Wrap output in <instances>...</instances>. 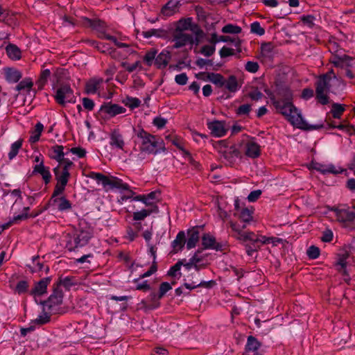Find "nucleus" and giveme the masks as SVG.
<instances>
[{"label": "nucleus", "mask_w": 355, "mask_h": 355, "mask_svg": "<svg viewBox=\"0 0 355 355\" xmlns=\"http://www.w3.org/2000/svg\"><path fill=\"white\" fill-rule=\"evenodd\" d=\"M63 293L60 288L53 286V293L49 296L48 300L44 302L45 307L48 308L50 312L54 311V306L60 305L62 302Z\"/></svg>", "instance_id": "nucleus-10"}, {"label": "nucleus", "mask_w": 355, "mask_h": 355, "mask_svg": "<svg viewBox=\"0 0 355 355\" xmlns=\"http://www.w3.org/2000/svg\"><path fill=\"white\" fill-rule=\"evenodd\" d=\"M110 144L112 146H114L119 149L123 150L125 142L122 135L120 133L119 130H114L110 134Z\"/></svg>", "instance_id": "nucleus-32"}, {"label": "nucleus", "mask_w": 355, "mask_h": 355, "mask_svg": "<svg viewBox=\"0 0 355 355\" xmlns=\"http://www.w3.org/2000/svg\"><path fill=\"white\" fill-rule=\"evenodd\" d=\"M239 241L246 242L250 241L253 245H263L269 243L271 238L266 236L257 235L253 232L246 231L243 235H241Z\"/></svg>", "instance_id": "nucleus-9"}, {"label": "nucleus", "mask_w": 355, "mask_h": 355, "mask_svg": "<svg viewBox=\"0 0 355 355\" xmlns=\"http://www.w3.org/2000/svg\"><path fill=\"white\" fill-rule=\"evenodd\" d=\"M23 144V139H20L12 144L8 153V158L10 160L14 159L19 153V149L21 148Z\"/></svg>", "instance_id": "nucleus-50"}, {"label": "nucleus", "mask_w": 355, "mask_h": 355, "mask_svg": "<svg viewBox=\"0 0 355 355\" xmlns=\"http://www.w3.org/2000/svg\"><path fill=\"white\" fill-rule=\"evenodd\" d=\"M330 80L328 73L321 76L315 83V93H327L330 88Z\"/></svg>", "instance_id": "nucleus-29"}, {"label": "nucleus", "mask_w": 355, "mask_h": 355, "mask_svg": "<svg viewBox=\"0 0 355 355\" xmlns=\"http://www.w3.org/2000/svg\"><path fill=\"white\" fill-rule=\"evenodd\" d=\"M161 299L158 297V293L151 292L146 299L141 300V303L143 307L147 309H155L160 306L159 300Z\"/></svg>", "instance_id": "nucleus-27"}, {"label": "nucleus", "mask_w": 355, "mask_h": 355, "mask_svg": "<svg viewBox=\"0 0 355 355\" xmlns=\"http://www.w3.org/2000/svg\"><path fill=\"white\" fill-rule=\"evenodd\" d=\"M93 236L92 230L89 227H80L65 236V248L70 252L85 246Z\"/></svg>", "instance_id": "nucleus-3"}, {"label": "nucleus", "mask_w": 355, "mask_h": 355, "mask_svg": "<svg viewBox=\"0 0 355 355\" xmlns=\"http://www.w3.org/2000/svg\"><path fill=\"white\" fill-rule=\"evenodd\" d=\"M238 218L241 223L246 225L252 220V211L248 208H243L241 209Z\"/></svg>", "instance_id": "nucleus-49"}, {"label": "nucleus", "mask_w": 355, "mask_h": 355, "mask_svg": "<svg viewBox=\"0 0 355 355\" xmlns=\"http://www.w3.org/2000/svg\"><path fill=\"white\" fill-rule=\"evenodd\" d=\"M44 130V125L42 123L38 122L35 125V128L33 130L31 131V136L29 137V142L31 144H34L40 140L41 134Z\"/></svg>", "instance_id": "nucleus-42"}, {"label": "nucleus", "mask_w": 355, "mask_h": 355, "mask_svg": "<svg viewBox=\"0 0 355 355\" xmlns=\"http://www.w3.org/2000/svg\"><path fill=\"white\" fill-rule=\"evenodd\" d=\"M64 69L60 67H52L50 69H46L45 64L42 66L41 71L36 85L39 90H42L45 85L48 83V81L51 76L56 78L57 83H59L60 78L64 73Z\"/></svg>", "instance_id": "nucleus-7"}, {"label": "nucleus", "mask_w": 355, "mask_h": 355, "mask_svg": "<svg viewBox=\"0 0 355 355\" xmlns=\"http://www.w3.org/2000/svg\"><path fill=\"white\" fill-rule=\"evenodd\" d=\"M103 83L102 78H90L85 84V93L87 94H94L100 88L101 85Z\"/></svg>", "instance_id": "nucleus-31"}, {"label": "nucleus", "mask_w": 355, "mask_h": 355, "mask_svg": "<svg viewBox=\"0 0 355 355\" xmlns=\"http://www.w3.org/2000/svg\"><path fill=\"white\" fill-rule=\"evenodd\" d=\"M180 0H169L161 9V14L165 17H170L178 12L180 6Z\"/></svg>", "instance_id": "nucleus-25"}, {"label": "nucleus", "mask_w": 355, "mask_h": 355, "mask_svg": "<svg viewBox=\"0 0 355 355\" xmlns=\"http://www.w3.org/2000/svg\"><path fill=\"white\" fill-rule=\"evenodd\" d=\"M216 44L212 45H205L200 49V53L204 55L205 56L209 57L212 55L216 51Z\"/></svg>", "instance_id": "nucleus-62"}, {"label": "nucleus", "mask_w": 355, "mask_h": 355, "mask_svg": "<svg viewBox=\"0 0 355 355\" xmlns=\"http://www.w3.org/2000/svg\"><path fill=\"white\" fill-rule=\"evenodd\" d=\"M1 21L12 28L17 26L19 24L17 14L12 11L10 14L7 13V19H1Z\"/></svg>", "instance_id": "nucleus-51"}, {"label": "nucleus", "mask_w": 355, "mask_h": 355, "mask_svg": "<svg viewBox=\"0 0 355 355\" xmlns=\"http://www.w3.org/2000/svg\"><path fill=\"white\" fill-rule=\"evenodd\" d=\"M261 154L260 146L254 141H250L246 144L245 155L251 158H257Z\"/></svg>", "instance_id": "nucleus-37"}, {"label": "nucleus", "mask_w": 355, "mask_h": 355, "mask_svg": "<svg viewBox=\"0 0 355 355\" xmlns=\"http://www.w3.org/2000/svg\"><path fill=\"white\" fill-rule=\"evenodd\" d=\"M198 78L208 80L218 87H224L225 79L220 73L201 72L197 75Z\"/></svg>", "instance_id": "nucleus-17"}, {"label": "nucleus", "mask_w": 355, "mask_h": 355, "mask_svg": "<svg viewBox=\"0 0 355 355\" xmlns=\"http://www.w3.org/2000/svg\"><path fill=\"white\" fill-rule=\"evenodd\" d=\"M166 34H167L166 31L163 30V29L152 28L150 30L142 32V35L145 38H150V37H151L153 36H155V37H157L163 38V37H165L166 36Z\"/></svg>", "instance_id": "nucleus-47"}, {"label": "nucleus", "mask_w": 355, "mask_h": 355, "mask_svg": "<svg viewBox=\"0 0 355 355\" xmlns=\"http://www.w3.org/2000/svg\"><path fill=\"white\" fill-rule=\"evenodd\" d=\"M29 287L28 282L26 280L19 281L15 288V292L18 295L24 294L28 291Z\"/></svg>", "instance_id": "nucleus-55"}, {"label": "nucleus", "mask_w": 355, "mask_h": 355, "mask_svg": "<svg viewBox=\"0 0 355 355\" xmlns=\"http://www.w3.org/2000/svg\"><path fill=\"white\" fill-rule=\"evenodd\" d=\"M228 224L234 232L232 236L239 241L241 237V235H243L245 232L243 230L246 228V225L245 223L240 224L232 220L229 221Z\"/></svg>", "instance_id": "nucleus-40"}, {"label": "nucleus", "mask_w": 355, "mask_h": 355, "mask_svg": "<svg viewBox=\"0 0 355 355\" xmlns=\"http://www.w3.org/2000/svg\"><path fill=\"white\" fill-rule=\"evenodd\" d=\"M53 84L54 90L53 98L56 103L62 107H65L67 103H75L76 98L74 95L73 89L69 83Z\"/></svg>", "instance_id": "nucleus-5"}, {"label": "nucleus", "mask_w": 355, "mask_h": 355, "mask_svg": "<svg viewBox=\"0 0 355 355\" xmlns=\"http://www.w3.org/2000/svg\"><path fill=\"white\" fill-rule=\"evenodd\" d=\"M327 47L329 51L332 53V55L338 54V51L341 49L339 44L334 38L333 40H329L327 44Z\"/></svg>", "instance_id": "nucleus-60"}, {"label": "nucleus", "mask_w": 355, "mask_h": 355, "mask_svg": "<svg viewBox=\"0 0 355 355\" xmlns=\"http://www.w3.org/2000/svg\"><path fill=\"white\" fill-rule=\"evenodd\" d=\"M87 178L95 180L98 184L101 183L103 187L107 190V189H118L123 191H129L132 195L135 193L130 190L129 184L124 183L123 180L114 176H106L101 173L94 171L89 172L87 175Z\"/></svg>", "instance_id": "nucleus-4"}, {"label": "nucleus", "mask_w": 355, "mask_h": 355, "mask_svg": "<svg viewBox=\"0 0 355 355\" xmlns=\"http://www.w3.org/2000/svg\"><path fill=\"white\" fill-rule=\"evenodd\" d=\"M64 147L62 145H54L51 146L48 150V156L50 159L55 160L58 162V164H61V161L66 155L68 154V150L64 152Z\"/></svg>", "instance_id": "nucleus-20"}, {"label": "nucleus", "mask_w": 355, "mask_h": 355, "mask_svg": "<svg viewBox=\"0 0 355 355\" xmlns=\"http://www.w3.org/2000/svg\"><path fill=\"white\" fill-rule=\"evenodd\" d=\"M134 132L138 139L141 154L157 155L165 151L164 141L158 136L152 135L141 128L134 129Z\"/></svg>", "instance_id": "nucleus-2"}, {"label": "nucleus", "mask_w": 355, "mask_h": 355, "mask_svg": "<svg viewBox=\"0 0 355 355\" xmlns=\"http://www.w3.org/2000/svg\"><path fill=\"white\" fill-rule=\"evenodd\" d=\"M51 282L50 277H45L35 283L34 288L31 291L30 294L34 296H40L46 293L47 286Z\"/></svg>", "instance_id": "nucleus-28"}, {"label": "nucleus", "mask_w": 355, "mask_h": 355, "mask_svg": "<svg viewBox=\"0 0 355 355\" xmlns=\"http://www.w3.org/2000/svg\"><path fill=\"white\" fill-rule=\"evenodd\" d=\"M8 56L14 60H18L21 58V51L15 44H9L6 48Z\"/></svg>", "instance_id": "nucleus-41"}, {"label": "nucleus", "mask_w": 355, "mask_h": 355, "mask_svg": "<svg viewBox=\"0 0 355 355\" xmlns=\"http://www.w3.org/2000/svg\"><path fill=\"white\" fill-rule=\"evenodd\" d=\"M192 40V35L181 33L174 32L173 35L172 42L174 43L173 49H180L184 47L188 44L190 45V42Z\"/></svg>", "instance_id": "nucleus-15"}, {"label": "nucleus", "mask_w": 355, "mask_h": 355, "mask_svg": "<svg viewBox=\"0 0 355 355\" xmlns=\"http://www.w3.org/2000/svg\"><path fill=\"white\" fill-rule=\"evenodd\" d=\"M344 111L345 107L342 105L338 103H334L332 105L331 112L334 119H340Z\"/></svg>", "instance_id": "nucleus-56"}, {"label": "nucleus", "mask_w": 355, "mask_h": 355, "mask_svg": "<svg viewBox=\"0 0 355 355\" xmlns=\"http://www.w3.org/2000/svg\"><path fill=\"white\" fill-rule=\"evenodd\" d=\"M123 102L125 106L130 107L131 110L137 108L141 105V101L135 97H127Z\"/></svg>", "instance_id": "nucleus-57"}, {"label": "nucleus", "mask_w": 355, "mask_h": 355, "mask_svg": "<svg viewBox=\"0 0 355 355\" xmlns=\"http://www.w3.org/2000/svg\"><path fill=\"white\" fill-rule=\"evenodd\" d=\"M202 245L205 249H211L220 252H223L225 249V245L221 243H217L216 238L209 233H206L202 235Z\"/></svg>", "instance_id": "nucleus-14"}, {"label": "nucleus", "mask_w": 355, "mask_h": 355, "mask_svg": "<svg viewBox=\"0 0 355 355\" xmlns=\"http://www.w3.org/2000/svg\"><path fill=\"white\" fill-rule=\"evenodd\" d=\"M3 73L6 80L9 83H16L22 77L21 72L19 70L14 68H4Z\"/></svg>", "instance_id": "nucleus-30"}, {"label": "nucleus", "mask_w": 355, "mask_h": 355, "mask_svg": "<svg viewBox=\"0 0 355 355\" xmlns=\"http://www.w3.org/2000/svg\"><path fill=\"white\" fill-rule=\"evenodd\" d=\"M200 227L198 226L193 227L187 231L188 239L186 240L187 248L192 249L196 246L200 239Z\"/></svg>", "instance_id": "nucleus-26"}, {"label": "nucleus", "mask_w": 355, "mask_h": 355, "mask_svg": "<svg viewBox=\"0 0 355 355\" xmlns=\"http://www.w3.org/2000/svg\"><path fill=\"white\" fill-rule=\"evenodd\" d=\"M51 316L48 313L44 312L42 315H39L33 322L38 325H43L50 321Z\"/></svg>", "instance_id": "nucleus-61"}, {"label": "nucleus", "mask_w": 355, "mask_h": 355, "mask_svg": "<svg viewBox=\"0 0 355 355\" xmlns=\"http://www.w3.org/2000/svg\"><path fill=\"white\" fill-rule=\"evenodd\" d=\"M215 149L220 155V159L226 164H233L240 155L234 145H230L227 140H220L215 143Z\"/></svg>", "instance_id": "nucleus-6"}, {"label": "nucleus", "mask_w": 355, "mask_h": 355, "mask_svg": "<svg viewBox=\"0 0 355 355\" xmlns=\"http://www.w3.org/2000/svg\"><path fill=\"white\" fill-rule=\"evenodd\" d=\"M81 23L85 27L91 28L99 32L106 28L105 22L98 18L89 19L84 17L81 18Z\"/></svg>", "instance_id": "nucleus-19"}, {"label": "nucleus", "mask_w": 355, "mask_h": 355, "mask_svg": "<svg viewBox=\"0 0 355 355\" xmlns=\"http://www.w3.org/2000/svg\"><path fill=\"white\" fill-rule=\"evenodd\" d=\"M67 184L56 182L55 185L53 193L50 198H55L58 197L62 196L64 191H65V188Z\"/></svg>", "instance_id": "nucleus-54"}, {"label": "nucleus", "mask_w": 355, "mask_h": 355, "mask_svg": "<svg viewBox=\"0 0 355 355\" xmlns=\"http://www.w3.org/2000/svg\"><path fill=\"white\" fill-rule=\"evenodd\" d=\"M260 347L261 343L258 340L252 336H249L243 355H262L258 352Z\"/></svg>", "instance_id": "nucleus-21"}, {"label": "nucleus", "mask_w": 355, "mask_h": 355, "mask_svg": "<svg viewBox=\"0 0 355 355\" xmlns=\"http://www.w3.org/2000/svg\"><path fill=\"white\" fill-rule=\"evenodd\" d=\"M208 129L211 131V133L215 137H221L224 136L227 128L225 127V123L223 121L215 120L207 123Z\"/></svg>", "instance_id": "nucleus-16"}, {"label": "nucleus", "mask_w": 355, "mask_h": 355, "mask_svg": "<svg viewBox=\"0 0 355 355\" xmlns=\"http://www.w3.org/2000/svg\"><path fill=\"white\" fill-rule=\"evenodd\" d=\"M275 92L281 98V101H291L292 93L288 87L279 80H275Z\"/></svg>", "instance_id": "nucleus-23"}, {"label": "nucleus", "mask_w": 355, "mask_h": 355, "mask_svg": "<svg viewBox=\"0 0 355 355\" xmlns=\"http://www.w3.org/2000/svg\"><path fill=\"white\" fill-rule=\"evenodd\" d=\"M185 243L187 244L185 233L184 231H180L178 233L175 239L171 243L173 252L177 253L182 250Z\"/></svg>", "instance_id": "nucleus-36"}, {"label": "nucleus", "mask_w": 355, "mask_h": 355, "mask_svg": "<svg viewBox=\"0 0 355 355\" xmlns=\"http://www.w3.org/2000/svg\"><path fill=\"white\" fill-rule=\"evenodd\" d=\"M85 43L87 44L89 46L94 47L100 52L103 53H107L109 54H112V53L116 52V49L110 48L107 44L100 42L96 40H85Z\"/></svg>", "instance_id": "nucleus-34"}, {"label": "nucleus", "mask_w": 355, "mask_h": 355, "mask_svg": "<svg viewBox=\"0 0 355 355\" xmlns=\"http://www.w3.org/2000/svg\"><path fill=\"white\" fill-rule=\"evenodd\" d=\"M349 253L345 252L342 254H339L338 259L335 263V266L338 267V271L341 273L343 276L349 277V274L346 269L347 267V260L349 258Z\"/></svg>", "instance_id": "nucleus-33"}, {"label": "nucleus", "mask_w": 355, "mask_h": 355, "mask_svg": "<svg viewBox=\"0 0 355 355\" xmlns=\"http://www.w3.org/2000/svg\"><path fill=\"white\" fill-rule=\"evenodd\" d=\"M209 42L211 44H216L220 42H231V43L234 44V46L236 48V51L238 53H240L242 51V50H241L242 40L238 37H232L227 36V35L218 36L216 33H213L211 34V37H210Z\"/></svg>", "instance_id": "nucleus-12"}, {"label": "nucleus", "mask_w": 355, "mask_h": 355, "mask_svg": "<svg viewBox=\"0 0 355 355\" xmlns=\"http://www.w3.org/2000/svg\"><path fill=\"white\" fill-rule=\"evenodd\" d=\"M48 205L56 207L60 211H69L72 208L71 202L65 196H60L55 198H50Z\"/></svg>", "instance_id": "nucleus-18"}, {"label": "nucleus", "mask_w": 355, "mask_h": 355, "mask_svg": "<svg viewBox=\"0 0 355 355\" xmlns=\"http://www.w3.org/2000/svg\"><path fill=\"white\" fill-rule=\"evenodd\" d=\"M171 59V53L168 51L163 50L156 56L155 64L158 69L165 68Z\"/></svg>", "instance_id": "nucleus-35"}, {"label": "nucleus", "mask_w": 355, "mask_h": 355, "mask_svg": "<svg viewBox=\"0 0 355 355\" xmlns=\"http://www.w3.org/2000/svg\"><path fill=\"white\" fill-rule=\"evenodd\" d=\"M270 98L277 112L282 114L294 127L306 131L320 130L324 127L322 123L309 125L304 120L300 111L293 104L291 101L278 100L272 94L270 96Z\"/></svg>", "instance_id": "nucleus-1"}, {"label": "nucleus", "mask_w": 355, "mask_h": 355, "mask_svg": "<svg viewBox=\"0 0 355 355\" xmlns=\"http://www.w3.org/2000/svg\"><path fill=\"white\" fill-rule=\"evenodd\" d=\"M273 50V45L271 42H265L261 45V53L264 57L270 56Z\"/></svg>", "instance_id": "nucleus-58"}, {"label": "nucleus", "mask_w": 355, "mask_h": 355, "mask_svg": "<svg viewBox=\"0 0 355 355\" xmlns=\"http://www.w3.org/2000/svg\"><path fill=\"white\" fill-rule=\"evenodd\" d=\"M157 53V51L154 48L150 49L146 52L144 57V61L148 66L152 65L153 61L155 60Z\"/></svg>", "instance_id": "nucleus-53"}, {"label": "nucleus", "mask_w": 355, "mask_h": 355, "mask_svg": "<svg viewBox=\"0 0 355 355\" xmlns=\"http://www.w3.org/2000/svg\"><path fill=\"white\" fill-rule=\"evenodd\" d=\"M250 31L259 36L265 34V29L261 26L259 21H254L250 24Z\"/></svg>", "instance_id": "nucleus-59"}, {"label": "nucleus", "mask_w": 355, "mask_h": 355, "mask_svg": "<svg viewBox=\"0 0 355 355\" xmlns=\"http://www.w3.org/2000/svg\"><path fill=\"white\" fill-rule=\"evenodd\" d=\"M53 172L57 182L64 184L68 183L70 178L68 177L66 174L62 173L61 171V164H58L55 168H53Z\"/></svg>", "instance_id": "nucleus-46"}, {"label": "nucleus", "mask_w": 355, "mask_h": 355, "mask_svg": "<svg viewBox=\"0 0 355 355\" xmlns=\"http://www.w3.org/2000/svg\"><path fill=\"white\" fill-rule=\"evenodd\" d=\"M172 289L171 285L168 282H162L159 285L158 297L162 298L165 294Z\"/></svg>", "instance_id": "nucleus-63"}, {"label": "nucleus", "mask_w": 355, "mask_h": 355, "mask_svg": "<svg viewBox=\"0 0 355 355\" xmlns=\"http://www.w3.org/2000/svg\"><path fill=\"white\" fill-rule=\"evenodd\" d=\"M68 153L70 152L73 155H76L79 158H83L85 157L87 151L85 148L81 147H73L71 148H67Z\"/></svg>", "instance_id": "nucleus-64"}, {"label": "nucleus", "mask_w": 355, "mask_h": 355, "mask_svg": "<svg viewBox=\"0 0 355 355\" xmlns=\"http://www.w3.org/2000/svg\"><path fill=\"white\" fill-rule=\"evenodd\" d=\"M159 195V191H154L146 195L136 196L134 197L133 200L142 202L146 206H149L150 208H153V206H157L155 204L154 200H158Z\"/></svg>", "instance_id": "nucleus-22"}, {"label": "nucleus", "mask_w": 355, "mask_h": 355, "mask_svg": "<svg viewBox=\"0 0 355 355\" xmlns=\"http://www.w3.org/2000/svg\"><path fill=\"white\" fill-rule=\"evenodd\" d=\"M33 86V82L32 79L31 78H26L17 85L15 89L19 92L22 90H26L29 92L32 89Z\"/></svg>", "instance_id": "nucleus-48"}, {"label": "nucleus", "mask_w": 355, "mask_h": 355, "mask_svg": "<svg viewBox=\"0 0 355 355\" xmlns=\"http://www.w3.org/2000/svg\"><path fill=\"white\" fill-rule=\"evenodd\" d=\"M193 19L191 17L183 18L178 21L175 32L184 33V31H189L191 28Z\"/></svg>", "instance_id": "nucleus-44"}, {"label": "nucleus", "mask_w": 355, "mask_h": 355, "mask_svg": "<svg viewBox=\"0 0 355 355\" xmlns=\"http://www.w3.org/2000/svg\"><path fill=\"white\" fill-rule=\"evenodd\" d=\"M329 209L334 212L336 220L339 223L347 225V223L355 221V213L345 205L334 206Z\"/></svg>", "instance_id": "nucleus-8"}, {"label": "nucleus", "mask_w": 355, "mask_h": 355, "mask_svg": "<svg viewBox=\"0 0 355 355\" xmlns=\"http://www.w3.org/2000/svg\"><path fill=\"white\" fill-rule=\"evenodd\" d=\"M33 173L40 174L45 184H49L52 178L49 167L44 166V161L42 159L39 164H36L33 167Z\"/></svg>", "instance_id": "nucleus-24"}, {"label": "nucleus", "mask_w": 355, "mask_h": 355, "mask_svg": "<svg viewBox=\"0 0 355 355\" xmlns=\"http://www.w3.org/2000/svg\"><path fill=\"white\" fill-rule=\"evenodd\" d=\"M77 284V281L75 277L73 276H67L65 277H60L58 279V282H57L55 286H60L62 285L66 289L69 290L70 288L73 286H75Z\"/></svg>", "instance_id": "nucleus-43"}, {"label": "nucleus", "mask_w": 355, "mask_h": 355, "mask_svg": "<svg viewBox=\"0 0 355 355\" xmlns=\"http://www.w3.org/2000/svg\"><path fill=\"white\" fill-rule=\"evenodd\" d=\"M353 61L354 58L346 54H343L342 55L335 54L334 55H332L330 59V62L334 65V67L344 69L353 67Z\"/></svg>", "instance_id": "nucleus-13"}, {"label": "nucleus", "mask_w": 355, "mask_h": 355, "mask_svg": "<svg viewBox=\"0 0 355 355\" xmlns=\"http://www.w3.org/2000/svg\"><path fill=\"white\" fill-rule=\"evenodd\" d=\"M224 87L230 92H236L239 88L236 77L234 75L230 76L227 80H225Z\"/></svg>", "instance_id": "nucleus-45"}, {"label": "nucleus", "mask_w": 355, "mask_h": 355, "mask_svg": "<svg viewBox=\"0 0 355 355\" xmlns=\"http://www.w3.org/2000/svg\"><path fill=\"white\" fill-rule=\"evenodd\" d=\"M159 209L157 206H153V208H149L147 209H142L141 211H135L132 214L133 220L135 221L142 220L147 216H150L153 213H157Z\"/></svg>", "instance_id": "nucleus-39"}, {"label": "nucleus", "mask_w": 355, "mask_h": 355, "mask_svg": "<svg viewBox=\"0 0 355 355\" xmlns=\"http://www.w3.org/2000/svg\"><path fill=\"white\" fill-rule=\"evenodd\" d=\"M242 29L240 26L232 24H227L222 28V33L230 34H239Z\"/></svg>", "instance_id": "nucleus-52"}, {"label": "nucleus", "mask_w": 355, "mask_h": 355, "mask_svg": "<svg viewBox=\"0 0 355 355\" xmlns=\"http://www.w3.org/2000/svg\"><path fill=\"white\" fill-rule=\"evenodd\" d=\"M100 112L104 113L110 118L116 115L124 114L126 112L125 107L112 102L104 103L100 107Z\"/></svg>", "instance_id": "nucleus-11"}, {"label": "nucleus", "mask_w": 355, "mask_h": 355, "mask_svg": "<svg viewBox=\"0 0 355 355\" xmlns=\"http://www.w3.org/2000/svg\"><path fill=\"white\" fill-rule=\"evenodd\" d=\"M33 266H28L32 273L44 271L46 274L49 270V266L44 265V262H41L40 258L38 256L33 257Z\"/></svg>", "instance_id": "nucleus-38"}]
</instances>
